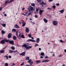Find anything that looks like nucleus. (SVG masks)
<instances>
[{
    "mask_svg": "<svg viewBox=\"0 0 66 66\" xmlns=\"http://www.w3.org/2000/svg\"><path fill=\"white\" fill-rule=\"evenodd\" d=\"M64 10H62L59 11L61 13H63V12H64Z\"/></svg>",
    "mask_w": 66,
    "mask_h": 66,
    "instance_id": "obj_22",
    "label": "nucleus"
},
{
    "mask_svg": "<svg viewBox=\"0 0 66 66\" xmlns=\"http://www.w3.org/2000/svg\"><path fill=\"white\" fill-rule=\"evenodd\" d=\"M32 15V13L31 12H30L28 14V16H29V15Z\"/></svg>",
    "mask_w": 66,
    "mask_h": 66,
    "instance_id": "obj_33",
    "label": "nucleus"
},
{
    "mask_svg": "<svg viewBox=\"0 0 66 66\" xmlns=\"http://www.w3.org/2000/svg\"><path fill=\"white\" fill-rule=\"evenodd\" d=\"M43 58V57L42 56H41L40 57V58H41V59H42V58Z\"/></svg>",
    "mask_w": 66,
    "mask_h": 66,
    "instance_id": "obj_58",
    "label": "nucleus"
},
{
    "mask_svg": "<svg viewBox=\"0 0 66 66\" xmlns=\"http://www.w3.org/2000/svg\"><path fill=\"white\" fill-rule=\"evenodd\" d=\"M21 37L22 38H25V37H24V35H21Z\"/></svg>",
    "mask_w": 66,
    "mask_h": 66,
    "instance_id": "obj_26",
    "label": "nucleus"
},
{
    "mask_svg": "<svg viewBox=\"0 0 66 66\" xmlns=\"http://www.w3.org/2000/svg\"><path fill=\"white\" fill-rule=\"evenodd\" d=\"M26 31L27 33H29V28L27 27L26 28Z\"/></svg>",
    "mask_w": 66,
    "mask_h": 66,
    "instance_id": "obj_9",
    "label": "nucleus"
},
{
    "mask_svg": "<svg viewBox=\"0 0 66 66\" xmlns=\"http://www.w3.org/2000/svg\"><path fill=\"white\" fill-rule=\"evenodd\" d=\"M52 7L54 9H55L56 8L55 6V5H53L52 6Z\"/></svg>",
    "mask_w": 66,
    "mask_h": 66,
    "instance_id": "obj_30",
    "label": "nucleus"
},
{
    "mask_svg": "<svg viewBox=\"0 0 66 66\" xmlns=\"http://www.w3.org/2000/svg\"><path fill=\"white\" fill-rule=\"evenodd\" d=\"M16 34L17 36H18V32H16Z\"/></svg>",
    "mask_w": 66,
    "mask_h": 66,
    "instance_id": "obj_48",
    "label": "nucleus"
},
{
    "mask_svg": "<svg viewBox=\"0 0 66 66\" xmlns=\"http://www.w3.org/2000/svg\"><path fill=\"white\" fill-rule=\"evenodd\" d=\"M40 5H42V6L43 7V5H45V3L44 2H42L40 3Z\"/></svg>",
    "mask_w": 66,
    "mask_h": 66,
    "instance_id": "obj_11",
    "label": "nucleus"
},
{
    "mask_svg": "<svg viewBox=\"0 0 66 66\" xmlns=\"http://www.w3.org/2000/svg\"><path fill=\"white\" fill-rule=\"evenodd\" d=\"M48 57H48L47 56H45V59H48Z\"/></svg>",
    "mask_w": 66,
    "mask_h": 66,
    "instance_id": "obj_39",
    "label": "nucleus"
},
{
    "mask_svg": "<svg viewBox=\"0 0 66 66\" xmlns=\"http://www.w3.org/2000/svg\"><path fill=\"white\" fill-rule=\"evenodd\" d=\"M1 25L3 27H5V26H6V24L5 23L2 24Z\"/></svg>",
    "mask_w": 66,
    "mask_h": 66,
    "instance_id": "obj_16",
    "label": "nucleus"
},
{
    "mask_svg": "<svg viewBox=\"0 0 66 66\" xmlns=\"http://www.w3.org/2000/svg\"><path fill=\"white\" fill-rule=\"evenodd\" d=\"M60 42H61V43H64V41H63L62 40H60Z\"/></svg>",
    "mask_w": 66,
    "mask_h": 66,
    "instance_id": "obj_44",
    "label": "nucleus"
},
{
    "mask_svg": "<svg viewBox=\"0 0 66 66\" xmlns=\"http://www.w3.org/2000/svg\"><path fill=\"white\" fill-rule=\"evenodd\" d=\"M31 61H32V60H29L28 61V63H30V62H31Z\"/></svg>",
    "mask_w": 66,
    "mask_h": 66,
    "instance_id": "obj_38",
    "label": "nucleus"
},
{
    "mask_svg": "<svg viewBox=\"0 0 66 66\" xmlns=\"http://www.w3.org/2000/svg\"><path fill=\"white\" fill-rule=\"evenodd\" d=\"M22 15H24V16H26V14H23V13H22Z\"/></svg>",
    "mask_w": 66,
    "mask_h": 66,
    "instance_id": "obj_59",
    "label": "nucleus"
},
{
    "mask_svg": "<svg viewBox=\"0 0 66 66\" xmlns=\"http://www.w3.org/2000/svg\"><path fill=\"white\" fill-rule=\"evenodd\" d=\"M50 61V60H44L42 61V63H44L45 62H49Z\"/></svg>",
    "mask_w": 66,
    "mask_h": 66,
    "instance_id": "obj_5",
    "label": "nucleus"
},
{
    "mask_svg": "<svg viewBox=\"0 0 66 66\" xmlns=\"http://www.w3.org/2000/svg\"><path fill=\"white\" fill-rule=\"evenodd\" d=\"M64 52H66V49L64 50Z\"/></svg>",
    "mask_w": 66,
    "mask_h": 66,
    "instance_id": "obj_57",
    "label": "nucleus"
},
{
    "mask_svg": "<svg viewBox=\"0 0 66 66\" xmlns=\"http://www.w3.org/2000/svg\"><path fill=\"white\" fill-rule=\"evenodd\" d=\"M44 54H45L43 52H42L40 54L41 55H42V56H44Z\"/></svg>",
    "mask_w": 66,
    "mask_h": 66,
    "instance_id": "obj_24",
    "label": "nucleus"
},
{
    "mask_svg": "<svg viewBox=\"0 0 66 66\" xmlns=\"http://www.w3.org/2000/svg\"><path fill=\"white\" fill-rule=\"evenodd\" d=\"M9 52H10V53H14L13 51L11 50H9Z\"/></svg>",
    "mask_w": 66,
    "mask_h": 66,
    "instance_id": "obj_23",
    "label": "nucleus"
},
{
    "mask_svg": "<svg viewBox=\"0 0 66 66\" xmlns=\"http://www.w3.org/2000/svg\"><path fill=\"white\" fill-rule=\"evenodd\" d=\"M9 43L11 44H13L14 42H13V41H9Z\"/></svg>",
    "mask_w": 66,
    "mask_h": 66,
    "instance_id": "obj_14",
    "label": "nucleus"
},
{
    "mask_svg": "<svg viewBox=\"0 0 66 66\" xmlns=\"http://www.w3.org/2000/svg\"><path fill=\"white\" fill-rule=\"evenodd\" d=\"M15 64L14 63L13 64V66H15Z\"/></svg>",
    "mask_w": 66,
    "mask_h": 66,
    "instance_id": "obj_62",
    "label": "nucleus"
},
{
    "mask_svg": "<svg viewBox=\"0 0 66 66\" xmlns=\"http://www.w3.org/2000/svg\"><path fill=\"white\" fill-rule=\"evenodd\" d=\"M12 31H13V32H16V29H14L12 30Z\"/></svg>",
    "mask_w": 66,
    "mask_h": 66,
    "instance_id": "obj_28",
    "label": "nucleus"
},
{
    "mask_svg": "<svg viewBox=\"0 0 66 66\" xmlns=\"http://www.w3.org/2000/svg\"><path fill=\"white\" fill-rule=\"evenodd\" d=\"M39 40L40 39L39 38H37L36 40V42L37 43H38L39 42Z\"/></svg>",
    "mask_w": 66,
    "mask_h": 66,
    "instance_id": "obj_10",
    "label": "nucleus"
},
{
    "mask_svg": "<svg viewBox=\"0 0 66 66\" xmlns=\"http://www.w3.org/2000/svg\"><path fill=\"white\" fill-rule=\"evenodd\" d=\"M5 42H6L7 43H8V42H9L10 41L9 40H5Z\"/></svg>",
    "mask_w": 66,
    "mask_h": 66,
    "instance_id": "obj_31",
    "label": "nucleus"
},
{
    "mask_svg": "<svg viewBox=\"0 0 66 66\" xmlns=\"http://www.w3.org/2000/svg\"><path fill=\"white\" fill-rule=\"evenodd\" d=\"M43 12H44V10H39V13L41 16H42V13Z\"/></svg>",
    "mask_w": 66,
    "mask_h": 66,
    "instance_id": "obj_4",
    "label": "nucleus"
},
{
    "mask_svg": "<svg viewBox=\"0 0 66 66\" xmlns=\"http://www.w3.org/2000/svg\"><path fill=\"white\" fill-rule=\"evenodd\" d=\"M22 47H24V48H25L27 50L28 49H31L32 48V47L31 46H29L28 47L27 46V44H24L22 45Z\"/></svg>",
    "mask_w": 66,
    "mask_h": 66,
    "instance_id": "obj_1",
    "label": "nucleus"
},
{
    "mask_svg": "<svg viewBox=\"0 0 66 66\" xmlns=\"http://www.w3.org/2000/svg\"><path fill=\"white\" fill-rule=\"evenodd\" d=\"M41 61L40 60H37L36 61V62L37 63H39V62H40Z\"/></svg>",
    "mask_w": 66,
    "mask_h": 66,
    "instance_id": "obj_25",
    "label": "nucleus"
},
{
    "mask_svg": "<svg viewBox=\"0 0 66 66\" xmlns=\"http://www.w3.org/2000/svg\"><path fill=\"white\" fill-rule=\"evenodd\" d=\"M5 41V40H2L1 42V44H3L4 43Z\"/></svg>",
    "mask_w": 66,
    "mask_h": 66,
    "instance_id": "obj_17",
    "label": "nucleus"
},
{
    "mask_svg": "<svg viewBox=\"0 0 66 66\" xmlns=\"http://www.w3.org/2000/svg\"><path fill=\"white\" fill-rule=\"evenodd\" d=\"M56 5L57 6H59V4H56Z\"/></svg>",
    "mask_w": 66,
    "mask_h": 66,
    "instance_id": "obj_53",
    "label": "nucleus"
},
{
    "mask_svg": "<svg viewBox=\"0 0 66 66\" xmlns=\"http://www.w3.org/2000/svg\"><path fill=\"white\" fill-rule=\"evenodd\" d=\"M2 7L0 8V11H1V10H2Z\"/></svg>",
    "mask_w": 66,
    "mask_h": 66,
    "instance_id": "obj_50",
    "label": "nucleus"
},
{
    "mask_svg": "<svg viewBox=\"0 0 66 66\" xmlns=\"http://www.w3.org/2000/svg\"><path fill=\"white\" fill-rule=\"evenodd\" d=\"M27 42H35V41L32 39H29L27 40Z\"/></svg>",
    "mask_w": 66,
    "mask_h": 66,
    "instance_id": "obj_6",
    "label": "nucleus"
},
{
    "mask_svg": "<svg viewBox=\"0 0 66 66\" xmlns=\"http://www.w3.org/2000/svg\"><path fill=\"white\" fill-rule=\"evenodd\" d=\"M11 49H12V50H15V47H14V46H12L11 47Z\"/></svg>",
    "mask_w": 66,
    "mask_h": 66,
    "instance_id": "obj_27",
    "label": "nucleus"
},
{
    "mask_svg": "<svg viewBox=\"0 0 66 66\" xmlns=\"http://www.w3.org/2000/svg\"><path fill=\"white\" fill-rule=\"evenodd\" d=\"M50 2H51V1H53V0H49V1Z\"/></svg>",
    "mask_w": 66,
    "mask_h": 66,
    "instance_id": "obj_55",
    "label": "nucleus"
},
{
    "mask_svg": "<svg viewBox=\"0 0 66 66\" xmlns=\"http://www.w3.org/2000/svg\"><path fill=\"white\" fill-rule=\"evenodd\" d=\"M31 38H32V39H34V38L33 37H31Z\"/></svg>",
    "mask_w": 66,
    "mask_h": 66,
    "instance_id": "obj_61",
    "label": "nucleus"
},
{
    "mask_svg": "<svg viewBox=\"0 0 66 66\" xmlns=\"http://www.w3.org/2000/svg\"><path fill=\"white\" fill-rule=\"evenodd\" d=\"M5 57L7 59H8V56H7L6 55L5 56Z\"/></svg>",
    "mask_w": 66,
    "mask_h": 66,
    "instance_id": "obj_46",
    "label": "nucleus"
},
{
    "mask_svg": "<svg viewBox=\"0 0 66 66\" xmlns=\"http://www.w3.org/2000/svg\"><path fill=\"white\" fill-rule=\"evenodd\" d=\"M39 50L40 51V50H41V48H39Z\"/></svg>",
    "mask_w": 66,
    "mask_h": 66,
    "instance_id": "obj_54",
    "label": "nucleus"
},
{
    "mask_svg": "<svg viewBox=\"0 0 66 66\" xmlns=\"http://www.w3.org/2000/svg\"><path fill=\"white\" fill-rule=\"evenodd\" d=\"M28 36H29V37H31V35L30 34H29L28 35Z\"/></svg>",
    "mask_w": 66,
    "mask_h": 66,
    "instance_id": "obj_37",
    "label": "nucleus"
},
{
    "mask_svg": "<svg viewBox=\"0 0 66 66\" xmlns=\"http://www.w3.org/2000/svg\"><path fill=\"white\" fill-rule=\"evenodd\" d=\"M14 40H16V37L15 36H14L13 37Z\"/></svg>",
    "mask_w": 66,
    "mask_h": 66,
    "instance_id": "obj_21",
    "label": "nucleus"
},
{
    "mask_svg": "<svg viewBox=\"0 0 66 66\" xmlns=\"http://www.w3.org/2000/svg\"><path fill=\"white\" fill-rule=\"evenodd\" d=\"M31 64H33V62H31L30 63Z\"/></svg>",
    "mask_w": 66,
    "mask_h": 66,
    "instance_id": "obj_63",
    "label": "nucleus"
},
{
    "mask_svg": "<svg viewBox=\"0 0 66 66\" xmlns=\"http://www.w3.org/2000/svg\"><path fill=\"white\" fill-rule=\"evenodd\" d=\"M39 46V45L37 44H35V46L36 47V46Z\"/></svg>",
    "mask_w": 66,
    "mask_h": 66,
    "instance_id": "obj_41",
    "label": "nucleus"
},
{
    "mask_svg": "<svg viewBox=\"0 0 66 66\" xmlns=\"http://www.w3.org/2000/svg\"><path fill=\"white\" fill-rule=\"evenodd\" d=\"M19 37H21V34H19Z\"/></svg>",
    "mask_w": 66,
    "mask_h": 66,
    "instance_id": "obj_47",
    "label": "nucleus"
},
{
    "mask_svg": "<svg viewBox=\"0 0 66 66\" xmlns=\"http://www.w3.org/2000/svg\"><path fill=\"white\" fill-rule=\"evenodd\" d=\"M48 10H51V8H47Z\"/></svg>",
    "mask_w": 66,
    "mask_h": 66,
    "instance_id": "obj_51",
    "label": "nucleus"
},
{
    "mask_svg": "<svg viewBox=\"0 0 66 66\" xmlns=\"http://www.w3.org/2000/svg\"><path fill=\"white\" fill-rule=\"evenodd\" d=\"M31 5L32 6H35V4H31Z\"/></svg>",
    "mask_w": 66,
    "mask_h": 66,
    "instance_id": "obj_35",
    "label": "nucleus"
},
{
    "mask_svg": "<svg viewBox=\"0 0 66 66\" xmlns=\"http://www.w3.org/2000/svg\"><path fill=\"white\" fill-rule=\"evenodd\" d=\"M14 27L15 28H19V27L18 25H17V24H16L15 25H14Z\"/></svg>",
    "mask_w": 66,
    "mask_h": 66,
    "instance_id": "obj_12",
    "label": "nucleus"
},
{
    "mask_svg": "<svg viewBox=\"0 0 66 66\" xmlns=\"http://www.w3.org/2000/svg\"><path fill=\"white\" fill-rule=\"evenodd\" d=\"M44 22H45V23H47L48 21V20L45 19H44Z\"/></svg>",
    "mask_w": 66,
    "mask_h": 66,
    "instance_id": "obj_18",
    "label": "nucleus"
},
{
    "mask_svg": "<svg viewBox=\"0 0 66 66\" xmlns=\"http://www.w3.org/2000/svg\"><path fill=\"white\" fill-rule=\"evenodd\" d=\"M8 65H9V64H8V63H6L5 64V66H8Z\"/></svg>",
    "mask_w": 66,
    "mask_h": 66,
    "instance_id": "obj_32",
    "label": "nucleus"
},
{
    "mask_svg": "<svg viewBox=\"0 0 66 66\" xmlns=\"http://www.w3.org/2000/svg\"><path fill=\"white\" fill-rule=\"evenodd\" d=\"M11 35H12V34L11 33H10L8 34V38H11Z\"/></svg>",
    "mask_w": 66,
    "mask_h": 66,
    "instance_id": "obj_13",
    "label": "nucleus"
},
{
    "mask_svg": "<svg viewBox=\"0 0 66 66\" xmlns=\"http://www.w3.org/2000/svg\"><path fill=\"white\" fill-rule=\"evenodd\" d=\"M28 11L26 12H25L26 14H28Z\"/></svg>",
    "mask_w": 66,
    "mask_h": 66,
    "instance_id": "obj_49",
    "label": "nucleus"
},
{
    "mask_svg": "<svg viewBox=\"0 0 66 66\" xmlns=\"http://www.w3.org/2000/svg\"><path fill=\"white\" fill-rule=\"evenodd\" d=\"M25 53H26V52H23L20 54V55H21L22 56H25Z\"/></svg>",
    "mask_w": 66,
    "mask_h": 66,
    "instance_id": "obj_7",
    "label": "nucleus"
},
{
    "mask_svg": "<svg viewBox=\"0 0 66 66\" xmlns=\"http://www.w3.org/2000/svg\"><path fill=\"white\" fill-rule=\"evenodd\" d=\"M38 10H39V9H36V12H38Z\"/></svg>",
    "mask_w": 66,
    "mask_h": 66,
    "instance_id": "obj_45",
    "label": "nucleus"
},
{
    "mask_svg": "<svg viewBox=\"0 0 66 66\" xmlns=\"http://www.w3.org/2000/svg\"><path fill=\"white\" fill-rule=\"evenodd\" d=\"M5 51L4 50H1L0 51V52L1 53H3Z\"/></svg>",
    "mask_w": 66,
    "mask_h": 66,
    "instance_id": "obj_15",
    "label": "nucleus"
},
{
    "mask_svg": "<svg viewBox=\"0 0 66 66\" xmlns=\"http://www.w3.org/2000/svg\"><path fill=\"white\" fill-rule=\"evenodd\" d=\"M24 62H23L21 64V66H22V65H24Z\"/></svg>",
    "mask_w": 66,
    "mask_h": 66,
    "instance_id": "obj_40",
    "label": "nucleus"
},
{
    "mask_svg": "<svg viewBox=\"0 0 66 66\" xmlns=\"http://www.w3.org/2000/svg\"><path fill=\"white\" fill-rule=\"evenodd\" d=\"M37 1L38 2H40L42 0H37Z\"/></svg>",
    "mask_w": 66,
    "mask_h": 66,
    "instance_id": "obj_42",
    "label": "nucleus"
},
{
    "mask_svg": "<svg viewBox=\"0 0 66 66\" xmlns=\"http://www.w3.org/2000/svg\"><path fill=\"white\" fill-rule=\"evenodd\" d=\"M53 24L54 26H56L57 25V22L56 21H53Z\"/></svg>",
    "mask_w": 66,
    "mask_h": 66,
    "instance_id": "obj_2",
    "label": "nucleus"
},
{
    "mask_svg": "<svg viewBox=\"0 0 66 66\" xmlns=\"http://www.w3.org/2000/svg\"><path fill=\"white\" fill-rule=\"evenodd\" d=\"M62 56H63V55L62 54H60L59 56V57H62Z\"/></svg>",
    "mask_w": 66,
    "mask_h": 66,
    "instance_id": "obj_29",
    "label": "nucleus"
},
{
    "mask_svg": "<svg viewBox=\"0 0 66 66\" xmlns=\"http://www.w3.org/2000/svg\"><path fill=\"white\" fill-rule=\"evenodd\" d=\"M24 9H25V8H23L22 9V10H23H23H24Z\"/></svg>",
    "mask_w": 66,
    "mask_h": 66,
    "instance_id": "obj_56",
    "label": "nucleus"
},
{
    "mask_svg": "<svg viewBox=\"0 0 66 66\" xmlns=\"http://www.w3.org/2000/svg\"><path fill=\"white\" fill-rule=\"evenodd\" d=\"M29 12H31V11H34V8H33V7H31V9H29Z\"/></svg>",
    "mask_w": 66,
    "mask_h": 66,
    "instance_id": "obj_8",
    "label": "nucleus"
},
{
    "mask_svg": "<svg viewBox=\"0 0 66 66\" xmlns=\"http://www.w3.org/2000/svg\"><path fill=\"white\" fill-rule=\"evenodd\" d=\"M35 18H37L38 17V16H37V15L36 14L35 16Z\"/></svg>",
    "mask_w": 66,
    "mask_h": 66,
    "instance_id": "obj_43",
    "label": "nucleus"
},
{
    "mask_svg": "<svg viewBox=\"0 0 66 66\" xmlns=\"http://www.w3.org/2000/svg\"><path fill=\"white\" fill-rule=\"evenodd\" d=\"M25 25H26V23H24L23 24L22 26L23 27H24L25 26Z\"/></svg>",
    "mask_w": 66,
    "mask_h": 66,
    "instance_id": "obj_34",
    "label": "nucleus"
},
{
    "mask_svg": "<svg viewBox=\"0 0 66 66\" xmlns=\"http://www.w3.org/2000/svg\"><path fill=\"white\" fill-rule=\"evenodd\" d=\"M13 52H17L18 53H19V52L17 51L16 50L13 51Z\"/></svg>",
    "mask_w": 66,
    "mask_h": 66,
    "instance_id": "obj_36",
    "label": "nucleus"
},
{
    "mask_svg": "<svg viewBox=\"0 0 66 66\" xmlns=\"http://www.w3.org/2000/svg\"><path fill=\"white\" fill-rule=\"evenodd\" d=\"M30 59V58L29 57H26V60H29Z\"/></svg>",
    "mask_w": 66,
    "mask_h": 66,
    "instance_id": "obj_19",
    "label": "nucleus"
},
{
    "mask_svg": "<svg viewBox=\"0 0 66 66\" xmlns=\"http://www.w3.org/2000/svg\"><path fill=\"white\" fill-rule=\"evenodd\" d=\"M4 15L5 16H6V14H5Z\"/></svg>",
    "mask_w": 66,
    "mask_h": 66,
    "instance_id": "obj_60",
    "label": "nucleus"
},
{
    "mask_svg": "<svg viewBox=\"0 0 66 66\" xmlns=\"http://www.w3.org/2000/svg\"><path fill=\"white\" fill-rule=\"evenodd\" d=\"M9 58H11V57H12L11 56H9Z\"/></svg>",
    "mask_w": 66,
    "mask_h": 66,
    "instance_id": "obj_52",
    "label": "nucleus"
},
{
    "mask_svg": "<svg viewBox=\"0 0 66 66\" xmlns=\"http://www.w3.org/2000/svg\"><path fill=\"white\" fill-rule=\"evenodd\" d=\"M26 66H30V65H26Z\"/></svg>",
    "mask_w": 66,
    "mask_h": 66,
    "instance_id": "obj_64",
    "label": "nucleus"
},
{
    "mask_svg": "<svg viewBox=\"0 0 66 66\" xmlns=\"http://www.w3.org/2000/svg\"><path fill=\"white\" fill-rule=\"evenodd\" d=\"M14 0H11L10 2H9V0H7L5 2V4H6L8 3H11Z\"/></svg>",
    "mask_w": 66,
    "mask_h": 66,
    "instance_id": "obj_3",
    "label": "nucleus"
},
{
    "mask_svg": "<svg viewBox=\"0 0 66 66\" xmlns=\"http://www.w3.org/2000/svg\"><path fill=\"white\" fill-rule=\"evenodd\" d=\"M5 32L3 30H2L1 31L2 34H5Z\"/></svg>",
    "mask_w": 66,
    "mask_h": 66,
    "instance_id": "obj_20",
    "label": "nucleus"
}]
</instances>
